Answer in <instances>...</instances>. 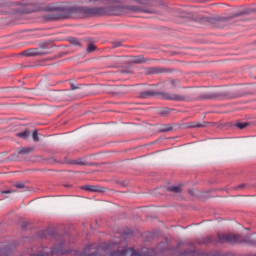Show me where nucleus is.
<instances>
[{
    "label": "nucleus",
    "instance_id": "nucleus-1",
    "mask_svg": "<svg viewBox=\"0 0 256 256\" xmlns=\"http://www.w3.org/2000/svg\"><path fill=\"white\" fill-rule=\"evenodd\" d=\"M157 95H160L162 99H166V101H178V102L191 101V95H189L188 93H184V94H175V93H169V92L159 93L153 90H146L144 92H141L140 99H149Z\"/></svg>",
    "mask_w": 256,
    "mask_h": 256
},
{
    "label": "nucleus",
    "instance_id": "nucleus-2",
    "mask_svg": "<svg viewBox=\"0 0 256 256\" xmlns=\"http://www.w3.org/2000/svg\"><path fill=\"white\" fill-rule=\"evenodd\" d=\"M129 13H154L153 10L143 9L139 6H115L110 15H127Z\"/></svg>",
    "mask_w": 256,
    "mask_h": 256
},
{
    "label": "nucleus",
    "instance_id": "nucleus-3",
    "mask_svg": "<svg viewBox=\"0 0 256 256\" xmlns=\"http://www.w3.org/2000/svg\"><path fill=\"white\" fill-rule=\"evenodd\" d=\"M46 11H50L51 14L46 16L48 21H59V19H66L67 17V8L58 6L57 4H49L46 7Z\"/></svg>",
    "mask_w": 256,
    "mask_h": 256
},
{
    "label": "nucleus",
    "instance_id": "nucleus-4",
    "mask_svg": "<svg viewBox=\"0 0 256 256\" xmlns=\"http://www.w3.org/2000/svg\"><path fill=\"white\" fill-rule=\"evenodd\" d=\"M76 13H80L85 17H97V15H106L107 10L103 7H87L82 6L76 9Z\"/></svg>",
    "mask_w": 256,
    "mask_h": 256
},
{
    "label": "nucleus",
    "instance_id": "nucleus-5",
    "mask_svg": "<svg viewBox=\"0 0 256 256\" xmlns=\"http://www.w3.org/2000/svg\"><path fill=\"white\" fill-rule=\"evenodd\" d=\"M219 243H243V239L239 235L218 234Z\"/></svg>",
    "mask_w": 256,
    "mask_h": 256
},
{
    "label": "nucleus",
    "instance_id": "nucleus-6",
    "mask_svg": "<svg viewBox=\"0 0 256 256\" xmlns=\"http://www.w3.org/2000/svg\"><path fill=\"white\" fill-rule=\"evenodd\" d=\"M108 93L112 95H125L127 93V87L125 86H110L108 87Z\"/></svg>",
    "mask_w": 256,
    "mask_h": 256
},
{
    "label": "nucleus",
    "instance_id": "nucleus-7",
    "mask_svg": "<svg viewBox=\"0 0 256 256\" xmlns=\"http://www.w3.org/2000/svg\"><path fill=\"white\" fill-rule=\"evenodd\" d=\"M229 94L221 91V90H216L212 93L206 94L204 97L205 99H215L217 97H227Z\"/></svg>",
    "mask_w": 256,
    "mask_h": 256
},
{
    "label": "nucleus",
    "instance_id": "nucleus-8",
    "mask_svg": "<svg viewBox=\"0 0 256 256\" xmlns=\"http://www.w3.org/2000/svg\"><path fill=\"white\" fill-rule=\"evenodd\" d=\"M84 191H90L91 193H101L103 192V188L100 186H95V185H85L82 187Z\"/></svg>",
    "mask_w": 256,
    "mask_h": 256
},
{
    "label": "nucleus",
    "instance_id": "nucleus-9",
    "mask_svg": "<svg viewBox=\"0 0 256 256\" xmlns=\"http://www.w3.org/2000/svg\"><path fill=\"white\" fill-rule=\"evenodd\" d=\"M23 55H25L26 57H37V55H41V53L39 52V50H37V48H32L24 51Z\"/></svg>",
    "mask_w": 256,
    "mask_h": 256
},
{
    "label": "nucleus",
    "instance_id": "nucleus-10",
    "mask_svg": "<svg viewBox=\"0 0 256 256\" xmlns=\"http://www.w3.org/2000/svg\"><path fill=\"white\" fill-rule=\"evenodd\" d=\"M31 151H33V148H31V147H26V148L20 147L15 152V155H29V153H31Z\"/></svg>",
    "mask_w": 256,
    "mask_h": 256
},
{
    "label": "nucleus",
    "instance_id": "nucleus-11",
    "mask_svg": "<svg viewBox=\"0 0 256 256\" xmlns=\"http://www.w3.org/2000/svg\"><path fill=\"white\" fill-rule=\"evenodd\" d=\"M167 85H171V87L175 88V87H179L181 85V82L179 80L169 79L167 81Z\"/></svg>",
    "mask_w": 256,
    "mask_h": 256
},
{
    "label": "nucleus",
    "instance_id": "nucleus-12",
    "mask_svg": "<svg viewBox=\"0 0 256 256\" xmlns=\"http://www.w3.org/2000/svg\"><path fill=\"white\" fill-rule=\"evenodd\" d=\"M188 127H190V129L201 128V127H205V124H202L199 122H192L188 124Z\"/></svg>",
    "mask_w": 256,
    "mask_h": 256
},
{
    "label": "nucleus",
    "instance_id": "nucleus-13",
    "mask_svg": "<svg viewBox=\"0 0 256 256\" xmlns=\"http://www.w3.org/2000/svg\"><path fill=\"white\" fill-rule=\"evenodd\" d=\"M168 191H171L172 193H181L182 191V186H171L168 188Z\"/></svg>",
    "mask_w": 256,
    "mask_h": 256
},
{
    "label": "nucleus",
    "instance_id": "nucleus-14",
    "mask_svg": "<svg viewBox=\"0 0 256 256\" xmlns=\"http://www.w3.org/2000/svg\"><path fill=\"white\" fill-rule=\"evenodd\" d=\"M127 255V250L123 249L121 251H116L111 254V256H125Z\"/></svg>",
    "mask_w": 256,
    "mask_h": 256
},
{
    "label": "nucleus",
    "instance_id": "nucleus-15",
    "mask_svg": "<svg viewBox=\"0 0 256 256\" xmlns=\"http://www.w3.org/2000/svg\"><path fill=\"white\" fill-rule=\"evenodd\" d=\"M96 50H97V46H95V44H93V43H90L87 46V52L88 53H93V51H96Z\"/></svg>",
    "mask_w": 256,
    "mask_h": 256
},
{
    "label": "nucleus",
    "instance_id": "nucleus-16",
    "mask_svg": "<svg viewBox=\"0 0 256 256\" xmlns=\"http://www.w3.org/2000/svg\"><path fill=\"white\" fill-rule=\"evenodd\" d=\"M17 137H20L21 139H27V137H29V133L27 131L20 132L17 134Z\"/></svg>",
    "mask_w": 256,
    "mask_h": 256
},
{
    "label": "nucleus",
    "instance_id": "nucleus-17",
    "mask_svg": "<svg viewBox=\"0 0 256 256\" xmlns=\"http://www.w3.org/2000/svg\"><path fill=\"white\" fill-rule=\"evenodd\" d=\"M249 124L245 123V122H239L236 124V127H238V129H245V127H247Z\"/></svg>",
    "mask_w": 256,
    "mask_h": 256
},
{
    "label": "nucleus",
    "instance_id": "nucleus-18",
    "mask_svg": "<svg viewBox=\"0 0 256 256\" xmlns=\"http://www.w3.org/2000/svg\"><path fill=\"white\" fill-rule=\"evenodd\" d=\"M70 43L71 45H81V41H79L77 38H71Z\"/></svg>",
    "mask_w": 256,
    "mask_h": 256
},
{
    "label": "nucleus",
    "instance_id": "nucleus-19",
    "mask_svg": "<svg viewBox=\"0 0 256 256\" xmlns=\"http://www.w3.org/2000/svg\"><path fill=\"white\" fill-rule=\"evenodd\" d=\"M134 63H145V59L143 57L139 56L133 59Z\"/></svg>",
    "mask_w": 256,
    "mask_h": 256
},
{
    "label": "nucleus",
    "instance_id": "nucleus-20",
    "mask_svg": "<svg viewBox=\"0 0 256 256\" xmlns=\"http://www.w3.org/2000/svg\"><path fill=\"white\" fill-rule=\"evenodd\" d=\"M32 138L34 141H39V133H37V130L33 132Z\"/></svg>",
    "mask_w": 256,
    "mask_h": 256
},
{
    "label": "nucleus",
    "instance_id": "nucleus-21",
    "mask_svg": "<svg viewBox=\"0 0 256 256\" xmlns=\"http://www.w3.org/2000/svg\"><path fill=\"white\" fill-rule=\"evenodd\" d=\"M70 87L72 91H75L76 89H81V85L76 86L75 84H71Z\"/></svg>",
    "mask_w": 256,
    "mask_h": 256
},
{
    "label": "nucleus",
    "instance_id": "nucleus-22",
    "mask_svg": "<svg viewBox=\"0 0 256 256\" xmlns=\"http://www.w3.org/2000/svg\"><path fill=\"white\" fill-rule=\"evenodd\" d=\"M112 45V48L115 49L117 47H121V42H113Z\"/></svg>",
    "mask_w": 256,
    "mask_h": 256
},
{
    "label": "nucleus",
    "instance_id": "nucleus-23",
    "mask_svg": "<svg viewBox=\"0 0 256 256\" xmlns=\"http://www.w3.org/2000/svg\"><path fill=\"white\" fill-rule=\"evenodd\" d=\"M15 187H17V189H23L25 185H23L22 183H16Z\"/></svg>",
    "mask_w": 256,
    "mask_h": 256
},
{
    "label": "nucleus",
    "instance_id": "nucleus-24",
    "mask_svg": "<svg viewBox=\"0 0 256 256\" xmlns=\"http://www.w3.org/2000/svg\"><path fill=\"white\" fill-rule=\"evenodd\" d=\"M9 193H15L13 190L2 191V195H8Z\"/></svg>",
    "mask_w": 256,
    "mask_h": 256
},
{
    "label": "nucleus",
    "instance_id": "nucleus-25",
    "mask_svg": "<svg viewBox=\"0 0 256 256\" xmlns=\"http://www.w3.org/2000/svg\"><path fill=\"white\" fill-rule=\"evenodd\" d=\"M75 165H85V162L81 161V160H76L74 162Z\"/></svg>",
    "mask_w": 256,
    "mask_h": 256
},
{
    "label": "nucleus",
    "instance_id": "nucleus-26",
    "mask_svg": "<svg viewBox=\"0 0 256 256\" xmlns=\"http://www.w3.org/2000/svg\"><path fill=\"white\" fill-rule=\"evenodd\" d=\"M218 21L220 23H227V18H220Z\"/></svg>",
    "mask_w": 256,
    "mask_h": 256
},
{
    "label": "nucleus",
    "instance_id": "nucleus-27",
    "mask_svg": "<svg viewBox=\"0 0 256 256\" xmlns=\"http://www.w3.org/2000/svg\"><path fill=\"white\" fill-rule=\"evenodd\" d=\"M243 95H245V93H237V94H234V97H243Z\"/></svg>",
    "mask_w": 256,
    "mask_h": 256
},
{
    "label": "nucleus",
    "instance_id": "nucleus-28",
    "mask_svg": "<svg viewBox=\"0 0 256 256\" xmlns=\"http://www.w3.org/2000/svg\"><path fill=\"white\" fill-rule=\"evenodd\" d=\"M51 253H52V255H55V253H59V252H57V250L53 249V250L51 251Z\"/></svg>",
    "mask_w": 256,
    "mask_h": 256
},
{
    "label": "nucleus",
    "instance_id": "nucleus-29",
    "mask_svg": "<svg viewBox=\"0 0 256 256\" xmlns=\"http://www.w3.org/2000/svg\"><path fill=\"white\" fill-rule=\"evenodd\" d=\"M164 131H171V128H166L164 129Z\"/></svg>",
    "mask_w": 256,
    "mask_h": 256
}]
</instances>
